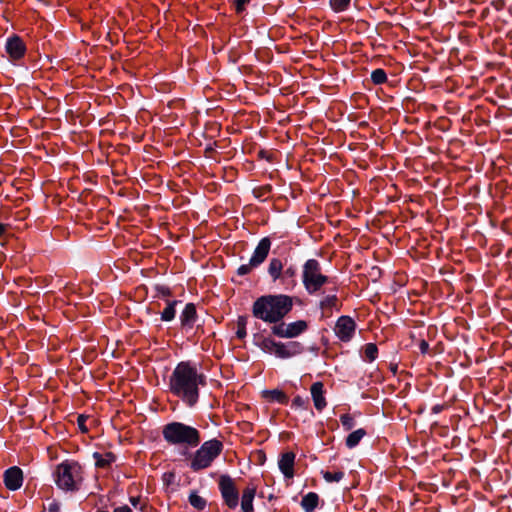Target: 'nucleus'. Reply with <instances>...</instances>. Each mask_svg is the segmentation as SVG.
Masks as SVG:
<instances>
[{
	"mask_svg": "<svg viewBox=\"0 0 512 512\" xmlns=\"http://www.w3.org/2000/svg\"><path fill=\"white\" fill-rule=\"evenodd\" d=\"M365 435L363 428L351 432L346 438V446L350 449L356 447Z\"/></svg>",
	"mask_w": 512,
	"mask_h": 512,
	"instance_id": "20",
	"label": "nucleus"
},
{
	"mask_svg": "<svg viewBox=\"0 0 512 512\" xmlns=\"http://www.w3.org/2000/svg\"><path fill=\"white\" fill-rule=\"evenodd\" d=\"M323 478L326 482H339L343 479L344 473L342 471L337 472H329V471H323L322 472Z\"/></svg>",
	"mask_w": 512,
	"mask_h": 512,
	"instance_id": "25",
	"label": "nucleus"
},
{
	"mask_svg": "<svg viewBox=\"0 0 512 512\" xmlns=\"http://www.w3.org/2000/svg\"><path fill=\"white\" fill-rule=\"evenodd\" d=\"M6 226L0 223V236L5 232Z\"/></svg>",
	"mask_w": 512,
	"mask_h": 512,
	"instance_id": "38",
	"label": "nucleus"
},
{
	"mask_svg": "<svg viewBox=\"0 0 512 512\" xmlns=\"http://www.w3.org/2000/svg\"><path fill=\"white\" fill-rule=\"evenodd\" d=\"M293 300L288 295H265L259 297L253 304V316L266 322H280L292 309Z\"/></svg>",
	"mask_w": 512,
	"mask_h": 512,
	"instance_id": "2",
	"label": "nucleus"
},
{
	"mask_svg": "<svg viewBox=\"0 0 512 512\" xmlns=\"http://www.w3.org/2000/svg\"><path fill=\"white\" fill-rule=\"evenodd\" d=\"M6 51L13 59H19L25 52V46L23 41L17 37H11L7 40Z\"/></svg>",
	"mask_w": 512,
	"mask_h": 512,
	"instance_id": "14",
	"label": "nucleus"
},
{
	"mask_svg": "<svg viewBox=\"0 0 512 512\" xmlns=\"http://www.w3.org/2000/svg\"><path fill=\"white\" fill-rule=\"evenodd\" d=\"M268 394L270 395L271 399L276 400L279 403H283L286 400V396L282 391L272 390L269 391Z\"/></svg>",
	"mask_w": 512,
	"mask_h": 512,
	"instance_id": "31",
	"label": "nucleus"
},
{
	"mask_svg": "<svg viewBox=\"0 0 512 512\" xmlns=\"http://www.w3.org/2000/svg\"><path fill=\"white\" fill-rule=\"evenodd\" d=\"M306 404L307 401L300 396H296L292 402V406L295 408H305Z\"/></svg>",
	"mask_w": 512,
	"mask_h": 512,
	"instance_id": "32",
	"label": "nucleus"
},
{
	"mask_svg": "<svg viewBox=\"0 0 512 512\" xmlns=\"http://www.w3.org/2000/svg\"><path fill=\"white\" fill-rule=\"evenodd\" d=\"M246 324H247V318L246 317H239L237 320V337L242 339L246 336Z\"/></svg>",
	"mask_w": 512,
	"mask_h": 512,
	"instance_id": "27",
	"label": "nucleus"
},
{
	"mask_svg": "<svg viewBox=\"0 0 512 512\" xmlns=\"http://www.w3.org/2000/svg\"><path fill=\"white\" fill-rule=\"evenodd\" d=\"M283 272V265L281 260L277 258H273L270 260L269 266H268V273L273 279V281H276L277 279H280Z\"/></svg>",
	"mask_w": 512,
	"mask_h": 512,
	"instance_id": "19",
	"label": "nucleus"
},
{
	"mask_svg": "<svg viewBox=\"0 0 512 512\" xmlns=\"http://www.w3.org/2000/svg\"><path fill=\"white\" fill-rule=\"evenodd\" d=\"M204 380V376L199 374L195 367L181 362L170 377V389L189 406H193L198 401V387L204 384Z\"/></svg>",
	"mask_w": 512,
	"mask_h": 512,
	"instance_id": "1",
	"label": "nucleus"
},
{
	"mask_svg": "<svg viewBox=\"0 0 512 512\" xmlns=\"http://www.w3.org/2000/svg\"><path fill=\"white\" fill-rule=\"evenodd\" d=\"M250 0H235V6L237 12H241L244 10V7Z\"/></svg>",
	"mask_w": 512,
	"mask_h": 512,
	"instance_id": "33",
	"label": "nucleus"
},
{
	"mask_svg": "<svg viewBox=\"0 0 512 512\" xmlns=\"http://www.w3.org/2000/svg\"><path fill=\"white\" fill-rule=\"evenodd\" d=\"M319 497L316 493L310 492L302 498L301 506L305 512H313L317 507Z\"/></svg>",
	"mask_w": 512,
	"mask_h": 512,
	"instance_id": "18",
	"label": "nucleus"
},
{
	"mask_svg": "<svg viewBox=\"0 0 512 512\" xmlns=\"http://www.w3.org/2000/svg\"><path fill=\"white\" fill-rule=\"evenodd\" d=\"M371 79L375 84H382L386 81L387 76L384 70L376 69L372 72Z\"/></svg>",
	"mask_w": 512,
	"mask_h": 512,
	"instance_id": "29",
	"label": "nucleus"
},
{
	"mask_svg": "<svg viewBox=\"0 0 512 512\" xmlns=\"http://www.w3.org/2000/svg\"><path fill=\"white\" fill-rule=\"evenodd\" d=\"M114 512H131V509L128 506H122L116 508Z\"/></svg>",
	"mask_w": 512,
	"mask_h": 512,
	"instance_id": "37",
	"label": "nucleus"
},
{
	"mask_svg": "<svg viewBox=\"0 0 512 512\" xmlns=\"http://www.w3.org/2000/svg\"><path fill=\"white\" fill-rule=\"evenodd\" d=\"M378 349L373 343H368L364 347V358L365 360L372 362L377 358Z\"/></svg>",
	"mask_w": 512,
	"mask_h": 512,
	"instance_id": "22",
	"label": "nucleus"
},
{
	"mask_svg": "<svg viewBox=\"0 0 512 512\" xmlns=\"http://www.w3.org/2000/svg\"><path fill=\"white\" fill-rule=\"evenodd\" d=\"M263 349L270 354H274L278 358L285 359L300 354L303 347L299 342L282 343L271 339H265L263 341Z\"/></svg>",
	"mask_w": 512,
	"mask_h": 512,
	"instance_id": "7",
	"label": "nucleus"
},
{
	"mask_svg": "<svg viewBox=\"0 0 512 512\" xmlns=\"http://www.w3.org/2000/svg\"><path fill=\"white\" fill-rule=\"evenodd\" d=\"M311 396L314 402V406L318 411L323 410L326 407V400L324 397V386L322 382H315L311 386Z\"/></svg>",
	"mask_w": 512,
	"mask_h": 512,
	"instance_id": "15",
	"label": "nucleus"
},
{
	"mask_svg": "<svg viewBox=\"0 0 512 512\" xmlns=\"http://www.w3.org/2000/svg\"><path fill=\"white\" fill-rule=\"evenodd\" d=\"M256 494L255 486H248L243 490L241 499V508L243 512H253V500Z\"/></svg>",
	"mask_w": 512,
	"mask_h": 512,
	"instance_id": "16",
	"label": "nucleus"
},
{
	"mask_svg": "<svg viewBox=\"0 0 512 512\" xmlns=\"http://www.w3.org/2000/svg\"><path fill=\"white\" fill-rule=\"evenodd\" d=\"M175 317V302L169 303L161 314L163 321H171Z\"/></svg>",
	"mask_w": 512,
	"mask_h": 512,
	"instance_id": "26",
	"label": "nucleus"
},
{
	"mask_svg": "<svg viewBox=\"0 0 512 512\" xmlns=\"http://www.w3.org/2000/svg\"><path fill=\"white\" fill-rule=\"evenodd\" d=\"M320 308L325 310H331L333 308L338 309V298L336 295H327L320 302Z\"/></svg>",
	"mask_w": 512,
	"mask_h": 512,
	"instance_id": "21",
	"label": "nucleus"
},
{
	"mask_svg": "<svg viewBox=\"0 0 512 512\" xmlns=\"http://www.w3.org/2000/svg\"><path fill=\"white\" fill-rule=\"evenodd\" d=\"M294 462L295 454L293 452H286L282 454L278 460V467L285 478L290 479L294 476Z\"/></svg>",
	"mask_w": 512,
	"mask_h": 512,
	"instance_id": "13",
	"label": "nucleus"
},
{
	"mask_svg": "<svg viewBox=\"0 0 512 512\" xmlns=\"http://www.w3.org/2000/svg\"><path fill=\"white\" fill-rule=\"evenodd\" d=\"M189 503L196 509L202 510L206 506V500L198 495L196 492H192L189 495Z\"/></svg>",
	"mask_w": 512,
	"mask_h": 512,
	"instance_id": "23",
	"label": "nucleus"
},
{
	"mask_svg": "<svg viewBox=\"0 0 512 512\" xmlns=\"http://www.w3.org/2000/svg\"><path fill=\"white\" fill-rule=\"evenodd\" d=\"M196 316V309L193 304H187L180 316L183 326H191L194 323Z\"/></svg>",
	"mask_w": 512,
	"mask_h": 512,
	"instance_id": "17",
	"label": "nucleus"
},
{
	"mask_svg": "<svg viewBox=\"0 0 512 512\" xmlns=\"http://www.w3.org/2000/svg\"><path fill=\"white\" fill-rule=\"evenodd\" d=\"M86 419H87V418H86L85 416H83V415H80V416L78 417V426H79V428H80L83 432H86V431H87V428H86V426H85V421H86Z\"/></svg>",
	"mask_w": 512,
	"mask_h": 512,
	"instance_id": "34",
	"label": "nucleus"
},
{
	"mask_svg": "<svg viewBox=\"0 0 512 512\" xmlns=\"http://www.w3.org/2000/svg\"><path fill=\"white\" fill-rule=\"evenodd\" d=\"M94 458L98 467H106L114 460V456L110 453L104 456L99 453H94Z\"/></svg>",
	"mask_w": 512,
	"mask_h": 512,
	"instance_id": "24",
	"label": "nucleus"
},
{
	"mask_svg": "<svg viewBox=\"0 0 512 512\" xmlns=\"http://www.w3.org/2000/svg\"><path fill=\"white\" fill-rule=\"evenodd\" d=\"M163 436L166 441L172 444H188L197 446L200 438L198 431L183 423L174 422L165 426Z\"/></svg>",
	"mask_w": 512,
	"mask_h": 512,
	"instance_id": "4",
	"label": "nucleus"
},
{
	"mask_svg": "<svg viewBox=\"0 0 512 512\" xmlns=\"http://www.w3.org/2000/svg\"><path fill=\"white\" fill-rule=\"evenodd\" d=\"M356 329V324L349 316H341L335 325V334L341 341H349Z\"/></svg>",
	"mask_w": 512,
	"mask_h": 512,
	"instance_id": "11",
	"label": "nucleus"
},
{
	"mask_svg": "<svg viewBox=\"0 0 512 512\" xmlns=\"http://www.w3.org/2000/svg\"><path fill=\"white\" fill-rule=\"evenodd\" d=\"M350 3V0H330L331 8L335 12H341L346 10Z\"/></svg>",
	"mask_w": 512,
	"mask_h": 512,
	"instance_id": "28",
	"label": "nucleus"
},
{
	"mask_svg": "<svg viewBox=\"0 0 512 512\" xmlns=\"http://www.w3.org/2000/svg\"><path fill=\"white\" fill-rule=\"evenodd\" d=\"M340 421H341V424L343 426V428L346 430V431H349L351 429L354 428L355 426V420L354 418L349 415V414H344L340 417Z\"/></svg>",
	"mask_w": 512,
	"mask_h": 512,
	"instance_id": "30",
	"label": "nucleus"
},
{
	"mask_svg": "<svg viewBox=\"0 0 512 512\" xmlns=\"http://www.w3.org/2000/svg\"><path fill=\"white\" fill-rule=\"evenodd\" d=\"M429 344L426 341H421L420 350L422 353H426L428 351Z\"/></svg>",
	"mask_w": 512,
	"mask_h": 512,
	"instance_id": "36",
	"label": "nucleus"
},
{
	"mask_svg": "<svg viewBox=\"0 0 512 512\" xmlns=\"http://www.w3.org/2000/svg\"><path fill=\"white\" fill-rule=\"evenodd\" d=\"M132 504H133L134 506H136V500H135V499H132Z\"/></svg>",
	"mask_w": 512,
	"mask_h": 512,
	"instance_id": "39",
	"label": "nucleus"
},
{
	"mask_svg": "<svg viewBox=\"0 0 512 512\" xmlns=\"http://www.w3.org/2000/svg\"><path fill=\"white\" fill-rule=\"evenodd\" d=\"M82 467L75 461H64L55 470L56 485L65 491H75L83 479Z\"/></svg>",
	"mask_w": 512,
	"mask_h": 512,
	"instance_id": "3",
	"label": "nucleus"
},
{
	"mask_svg": "<svg viewBox=\"0 0 512 512\" xmlns=\"http://www.w3.org/2000/svg\"><path fill=\"white\" fill-rule=\"evenodd\" d=\"M4 483L10 490L15 491L19 489L23 483L22 470L17 466H13L6 470L4 473Z\"/></svg>",
	"mask_w": 512,
	"mask_h": 512,
	"instance_id": "12",
	"label": "nucleus"
},
{
	"mask_svg": "<svg viewBox=\"0 0 512 512\" xmlns=\"http://www.w3.org/2000/svg\"><path fill=\"white\" fill-rule=\"evenodd\" d=\"M295 275V269L293 267L287 268L282 272V276L284 277H293Z\"/></svg>",
	"mask_w": 512,
	"mask_h": 512,
	"instance_id": "35",
	"label": "nucleus"
},
{
	"mask_svg": "<svg viewBox=\"0 0 512 512\" xmlns=\"http://www.w3.org/2000/svg\"><path fill=\"white\" fill-rule=\"evenodd\" d=\"M327 282L328 278L321 273L319 262L315 259L306 261L303 267V284L307 292L313 294Z\"/></svg>",
	"mask_w": 512,
	"mask_h": 512,
	"instance_id": "6",
	"label": "nucleus"
},
{
	"mask_svg": "<svg viewBox=\"0 0 512 512\" xmlns=\"http://www.w3.org/2000/svg\"><path fill=\"white\" fill-rule=\"evenodd\" d=\"M222 448V443L216 439L204 442L195 452L190 463V468L194 471H198L209 467L214 459L221 453Z\"/></svg>",
	"mask_w": 512,
	"mask_h": 512,
	"instance_id": "5",
	"label": "nucleus"
},
{
	"mask_svg": "<svg viewBox=\"0 0 512 512\" xmlns=\"http://www.w3.org/2000/svg\"><path fill=\"white\" fill-rule=\"evenodd\" d=\"M270 247L271 242L268 238L261 239L257 247L255 248L254 253L251 256L249 262L247 264L241 265L238 268V274L246 275L250 273L252 269L258 267L261 263H263L266 257L268 256Z\"/></svg>",
	"mask_w": 512,
	"mask_h": 512,
	"instance_id": "8",
	"label": "nucleus"
},
{
	"mask_svg": "<svg viewBox=\"0 0 512 512\" xmlns=\"http://www.w3.org/2000/svg\"><path fill=\"white\" fill-rule=\"evenodd\" d=\"M219 488L225 504L231 509L236 508L239 496L233 480L227 475L221 476L219 480Z\"/></svg>",
	"mask_w": 512,
	"mask_h": 512,
	"instance_id": "10",
	"label": "nucleus"
},
{
	"mask_svg": "<svg viewBox=\"0 0 512 512\" xmlns=\"http://www.w3.org/2000/svg\"><path fill=\"white\" fill-rule=\"evenodd\" d=\"M308 324L305 320H297L291 323L280 322L274 325L272 333L280 338H295L305 332Z\"/></svg>",
	"mask_w": 512,
	"mask_h": 512,
	"instance_id": "9",
	"label": "nucleus"
}]
</instances>
